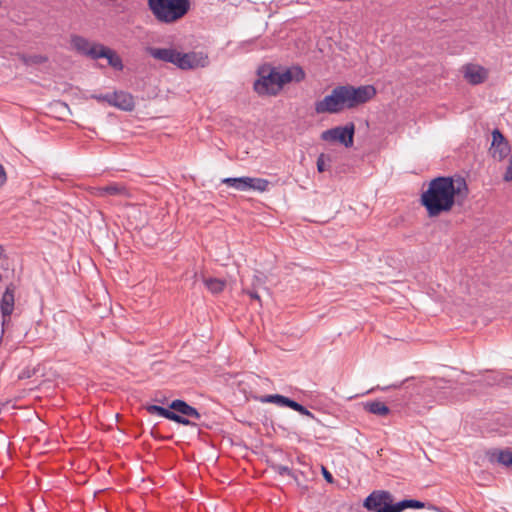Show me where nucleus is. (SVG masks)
<instances>
[{"mask_svg": "<svg viewBox=\"0 0 512 512\" xmlns=\"http://www.w3.org/2000/svg\"><path fill=\"white\" fill-rule=\"evenodd\" d=\"M105 102L124 111H131L134 108L133 96L127 92L119 91L105 94Z\"/></svg>", "mask_w": 512, "mask_h": 512, "instance_id": "obj_10", "label": "nucleus"}, {"mask_svg": "<svg viewBox=\"0 0 512 512\" xmlns=\"http://www.w3.org/2000/svg\"><path fill=\"white\" fill-rule=\"evenodd\" d=\"M445 384H446V381L443 380V379H438V380L435 381V386L437 388H444Z\"/></svg>", "mask_w": 512, "mask_h": 512, "instance_id": "obj_31", "label": "nucleus"}, {"mask_svg": "<svg viewBox=\"0 0 512 512\" xmlns=\"http://www.w3.org/2000/svg\"><path fill=\"white\" fill-rule=\"evenodd\" d=\"M209 65V57L204 52L191 51L187 53L180 52L177 68L181 70H191L204 68Z\"/></svg>", "mask_w": 512, "mask_h": 512, "instance_id": "obj_9", "label": "nucleus"}, {"mask_svg": "<svg viewBox=\"0 0 512 512\" xmlns=\"http://www.w3.org/2000/svg\"><path fill=\"white\" fill-rule=\"evenodd\" d=\"M314 109L317 114H337L347 109L342 85L335 87L330 94L316 101Z\"/></svg>", "mask_w": 512, "mask_h": 512, "instance_id": "obj_4", "label": "nucleus"}, {"mask_svg": "<svg viewBox=\"0 0 512 512\" xmlns=\"http://www.w3.org/2000/svg\"><path fill=\"white\" fill-rule=\"evenodd\" d=\"M169 408L173 410V412L177 413L180 416H188L191 418H194L196 420L200 419V413L192 406L187 404L185 401L182 400H174L169 405Z\"/></svg>", "mask_w": 512, "mask_h": 512, "instance_id": "obj_17", "label": "nucleus"}, {"mask_svg": "<svg viewBox=\"0 0 512 512\" xmlns=\"http://www.w3.org/2000/svg\"><path fill=\"white\" fill-rule=\"evenodd\" d=\"M355 126L349 123L345 126H337L327 129L321 133V139L329 143H339L346 148H350L354 143Z\"/></svg>", "mask_w": 512, "mask_h": 512, "instance_id": "obj_6", "label": "nucleus"}, {"mask_svg": "<svg viewBox=\"0 0 512 512\" xmlns=\"http://www.w3.org/2000/svg\"><path fill=\"white\" fill-rule=\"evenodd\" d=\"M464 78L472 85L483 83L488 77V71L477 64H468L463 68Z\"/></svg>", "mask_w": 512, "mask_h": 512, "instance_id": "obj_15", "label": "nucleus"}, {"mask_svg": "<svg viewBox=\"0 0 512 512\" xmlns=\"http://www.w3.org/2000/svg\"><path fill=\"white\" fill-rule=\"evenodd\" d=\"M6 181H7V175H6L5 168L2 164H0V186L5 184Z\"/></svg>", "mask_w": 512, "mask_h": 512, "instance_id": "obj_29", "label": "nucleus"}, {"mask_svg": "<svg viewBox=\"0 0 512 512\" xmlns=\"http://www.w3.org/2000/svg\"><path fill=\"white\" fill-rule=\"evenodd\" d=\"M222 183L226 184L228 187L234 188L238 191H258L265 192L268 190L270 182L264 178H254V177H229L224 178Z\"/></svg>", "mask_w": 512, "mask_h": 512, "instance_id": "obj_7", "label": "nucleus"}, {"mask_svg": "<svg viewBox=\"0 0 512 512\" xmlns=\"http://www.w3.org/2000/svg\"><path fill=\"white\" fill-rule=\"evenodd\" d=\"M510 147L502 133L495 129L492 132L490 153L494 159L503 160L509 153Z\"/></svg>", "mask_w": 512, "mask_h": 512, "instance_id": "obj_12", "label": "nucleus"}, {"mask_svg": "<svg viewBox=\"0 0 512 512\" xmlns=\"http://www.w3.org/2000/svg\"><path fill=\"white\" fill-rule=\"evenodd\" d=\"M305 78V73L298 66L280 71L276 68H262L259 71V79L254 83V90L259 95H276L284 85L295 81L300 82Z\"/></svg>", "mask_w": 512, "mask_h": 512, "instance_id": "obj_2", "label": "nucleus"}, {"mask_svg": "<svg viewBox=\"0 0 512 512\" xmlns=\"http://www.w3.org/2000/svg\"><path fill=\"white\" fill-rule=\"evenodd\" d=\"M105 94L104 95H93L92 98L96 99L97 101H104L105 102Z\"/></svg>", "mask_w": 512, "mask_h": 512, "instance_id": "obj_32", "label": "nucleus"}, {"mask_svg": "<svg viewBox=\"0 0 512 512\" xmlns=\"http://www.w3.org/2000/svg\"><path fill=\"white\" fill-rule=\"evenodd\" d=\"M146 409L150 414H157L160 417L169 419L182 425L187 426L192 424L191 421L188 420L187 418L178 415L177 413L171 411L170 409L158 405H149L147 406Z\"/></svg>", "mask_w": 512, "mask_h": 512, "instance_id": "obj_16", "label": "nucleus"}, {"mask_svg": "<svg viewBox=\"0 0 512 512\" xmlns=\"http://www.w3.org/2000/svg\"><path fill=\"white\" fill-rule=\"evenodd\" d=\"M498 463L503 466L512 468V451L511 450H500L494 454Z\"/></svg>", "mask_w": 512, "mask_h": 512, "instance_id": "obj_23", "label": "nucleus"}, {"mask_svg": "<svg viewBox=\"0 0 512 512\" xmlns=\"http://www.w3.org/2000/svg\"><path fill=\"white\" fill-rule=\"evenodd\" d=\"M347 109L355 108L371 100L376 95V89L372 85L354 87L342 85Z\"/></svg>", "mask_w": 512, "mask_h": 512, "instance_id": "obj_5", "label": "nucleus"}, {"mask_svg": "<svg viewBox=\"0 0 512 512\" xmlns=\"http://www.w3.org/2000/svg\"><path fill=\"white\" fill-rule=\"evenodd\" d=\"M146 52L155 60L171 63L177 67L178 57L180 51L173 47L159 48V47H147Z\"/></svg>", "mask_w": 512, "mask_h": 512, "instance_id": "obj_11", "label": "nucleus"}, {"mask_svg": "<svg viewBox=\"0 0 512 512\" xmlns=\"http://www.w3.org/2000/svg\"><path fill=\"white\" fill-rule=\"evenodd\" d=\"M148 7L159 22L172 24L188 13L190 0H148Z\"/></svg>", "mask_w": 512, "mask_h": 512, "instance_id": "obj_3", "label": "nucleus"}, {"mask_svg": "<svg viewBox=\"0 0 512 512\" xmlns=\"http://www.w3.org/2000/svg\"><path fill=\"white\" fill-rule=\"evenodd\" d=\"M98 58H106L108 64L116 70L121 71L124 68L122 59L117 55V53L104 45H101V47L98 48L96 59Z\"/></svg>", "mask_w": 512, "mask_h": 512, "instance_id": "obj_18", "label": "nucleus"}, {"mask_svg": "<svg viewBox=\"0 0 512 512\" xmlns=\"http://www.w3.org/2000/svg\"><path fill=\"white\" fill-rule=\"evenodd\" d=\"M424 507H425L424 502H421L418 500H413V499H406V500H402L400 502L395 503V509L393 511H388V512H402L404 509H407V508L421 509Z\"/></svg>", "mask_w": 512, "mask_h": 512, "instance_id": "obj_21", "label": "nucleus"}, {"mask_svg": "<svg viewBox=\"0 0 512 512\" xmlns=\"http://www.w3.org/2000/svg\"><path fill=\"white\" fill-rule=\"evenodd\" d=\"M298 413H300L301 415H304V416H307L311 419H315V415L313 413H311L306 407H304L303 405L300 406V408L298 409L297 411Z\"/></svg>", "mask_w": 512, "mask_h": 512, "instance_id": "obj_27", "label": "nucleus"}, {"mask_svg": "<svg viewBox=\"0 0 512 512\" xmlns=\"http://www.w3.org/2000/svg\"><path fill=\"white\" fill-rule=\"evenodd\" d=\"M204 284L213 294L221 293L226 286V282L218 278H205Z\"/></svg>", "mask_w": 512, "mask_h": 512, "instance_id": "obj_22", "label": "nucleus"}, {"mask_svg": "<svg viewBox=\"0 0 512 512\" xmlns=\"http://www.w3.org/2000/svg\"><path fill=\"white\" fill-rule=\"evenodd\" d=\"M100 192L109 195H120L125 197H128L130 195L128 189L124 185L117 183H112L105 187H102L100 189Z\"/></svg>", "mask_w": 512, "mask_h": 512, "instance_id": "obj_20", "label": "nucleus"}, {"mask_svg": "<svg viewBox=\"0 0 512 512\" xmlns=\"http://www.w3.org/2000/svg\"><path fill=\"white\" fill-rule=\"evenodd\" d=\"M468 187L463 178L437 177L429 182L421 194V204L429 217H437L452 210L456 201L467 196Z\"/></svg>", "mask_w": 512, "mask_h": 512, "instance_id": "obj_1", "label": "nucleus"}, {"mask_svg": "<svg viewBox=\"0 0 512 512\" xmlns=\"http://www.w3.org/2000/svg\"><path fill=\"white\" fill-rule=\"evenodd\" d=\"M71 45L79 53L96 59L98 48H100L102 44L90 43L86 38L74 35L71 37Z\"/></svg>", "mask_w": 512, "mask_h": 512, "instance_id": "obj_14", "label": "nucleus"}, {"mask_svg": "<svg viewBox=\"0 0 512 512\" xmlns=\"http://www.w3.org/2000/svg\"><path fill=\"white\" fill-rule=\"evenodd\" d=\"M324 476L325 478L328 480V481H331L332 480V476L329 472H327L326 470H324Z\"/></svg>", "mask_w": 512, "mask_h": 512, "instance_id": "obj_33", "label": "nucleus"}, {"mask_svg": "<svg viewBox=\"0 0 512 512\" xmlns=\"http://www.w3.org/2000/svg\"><path fill=\"white\" fill-rule=\"evenodd\" d=\"M301 404H299L298 402L288 398L287 400V403H286V406L285 407H289L295 411H298V409L300 408Z\"/></svg>", "mask_w": 512, "mask_h": 512, "instance_id": "obj_28", "label": "nucleus"}, {"mask_svg": "<svg viewBox=\"0 0 512 512\" xmlns=\"http://www.w3.org/2000/svg\"><path fill=\"white\" fill-rule=\"evenodd\" d=\"M246 293H247V294H248L252 299H255V300H257V301H260V296L258 295V293H257V292L248 290Z\"/></svg>", "mask_w": 512, "mask_h": 512, "instance_id": "obj_30", "label": "nucleus"}, {"mask_svg": "<svg viewBox=\"0 0 512 512\" xmlns=\"http://www.w3.org/2000/svg\"><path fill=\"white\" fill-rule=\"evenodd\" d=\"M287 400H288V397H285V396L279 395V394L266 395L261 398V401L263 403H274L279 406H286Z\"/></svg>", "mask_w": 512, "mask_h": 512, "instance_id": "obj_24", "label": "nucleus"}, {"mask_svg": "<svg viewBox=\"0 0 512 512\" xmlns=\"http://www.w3.org/2000/svg\"><path fill=\"white\" fill-rule=\"evenodd\" d=\"M364 507L374 512H388L395 509V503L389 492L374 491L365 499Z\"/></svg>", "mask_w": 512, "mask_h": 512, "instance_id": "obj_8", "label": "nucleus"}, {"mask_svg": "<svg viewBox=\"0 0 512 512\" xmlns=\"http://www.w3.org/2000/svg\"><path fill=\"white\" fill-rule=\"evenodd\" d=\"M326 161H329V157H327L325 154H320L317 159V170L319 172L326 171Z\"/></svg>", "mask_w": 512, "mask_h": 512, "instance_id": "obj_26", "label": "nucleus"}, {"mask_svg": "<svg viewBox=\"0 0 512 512\" xmlns=\"http://www.w3.org/2000/svg\"><path fill=\"white\" fill-rule=\"evenodd\" d=\"M23 61L27 65L42 64L47 61V58L42 55H31L23 57Z\"/></svg>", "mask_w": 512, "mask_h": 512, "instance_id": "obj_25", "label": "nucleus"}, {"mask_svg": "<svg viewBox=\"0 0 512 512\" xmlns=\"http://www.w3.org/2000/svg\"><path fill=\"white\" fill-rule=\"evenodd\" d=\"M15 290H16L15 286L13 284H10L6 287V290L2 295V298L0 301V312L2 314V325H5V323L7 321H9V318L14 311Z\"/></svg>", "mask_w": 512, "mask_h": 512, "instance_id": "obj_13", "label": "nucleus"}, {"mask_svg": "<svg viewBox=\"0 0 512 512\" xmlns=\"http://www.w3.org/2000/svg\"><path fill=\"white\" fill-rule=\"evenodd\" d=\"M362 405L366 412L379 417H385L390 413L389 407L380 400L366 401Z\"/></svg>", "mask_w": 512, "mask_h": 512, "instance_id": "obj_19", "label": "nucleus"}]
</instances>
